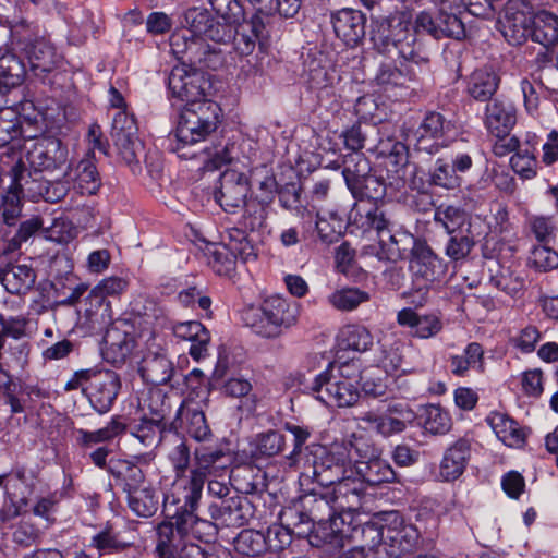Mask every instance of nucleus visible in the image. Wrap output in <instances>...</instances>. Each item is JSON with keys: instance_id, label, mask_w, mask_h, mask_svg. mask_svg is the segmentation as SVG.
I'll return each mask as SVG.
<instances>
[{"instance_id": "f257e3e1", "label": "nucleus", "mask_w": 558, "mask_h": 558, "mask_svg": "<svg viewBox=\"0 0 558 558\" xmlns=\"http://www.w3.org/2000/svg\"><path fill=\"white\" fill-rule=\"evenodd\" d=\"M231 460L230 450L223 445H199L194 449V463L190 475L179 476L174 480L171 492L163 498L167 509L170 506H175L173 517L179 535L202 539L210 534L213 524L207 520L199 519L195 514V510L202 498L206 477L225 471Z\"/></svg>"}, {"instance_id": "f03ea898", "label": "nucleus", "mask_w": 558, "mask_h": 558, "mask_svg": "<svg viewBox=\"0 0 558 558\" xmlns=\"http://www.w3.org/2000/svg\"><path fill=\"white\" fill-rule=\"evenodd\" d=\"M313 525L315 538L345 548V537L355 524L361 507L362 489L356 483H341L324 494L301 497Z\"/></svg>"}, {"instance_id": "7ed1b4c3", "label": "nucleus", "mask_w": 558, "mask_h": 558, "mask_svg": "<svg viewBox=\"0 0 558 558\" xmlns=\"http://www.w3.org/2000/svg\"><path fill=\"white\" fill-rule=\"evenodd\" d=\"M66 159L68 149L56 137L38 138L27 147L25 158L19 159L11 169V184L7 190L0 189V214L7 225H14L21 215V193L24 186L39 181L38 178L29 180L31 170L35 174L52 172L64 165Z\"/></svg>"}, {"instance_id": "20e7f679", "label": "nucleus", "mask_w": 558, "mask_h": 558, "mask_svg": "<svg viewBox=\"0 0 558 558\" xmlns=\"http://www.w3.org/2000/svg\"><path fill=\"white\" fill-rule=\"evenodd\" d=\"M387 178L379 180L374 175L365 177L368 165L359 154H351L345 159L342 174L349 190L356 194L364 186L365 194L374 199L384 197L387 190L401 191L407 185L413 186L416 167L408 160V148L403 143H395L386 159Z\"/></svg>"}, {"instance_id": "39448f33", "label": "nucleus", "mask_w": 558, "mask_h": 558, "mask_svg": "<svg viewBox=\"0 0 558 558\" xmlns=\"http://www.w3.org/2000/svg\"><path fill=\"white\" fill-rule=\"evenodd\" d=\"M208 10L191 8L184 14L183 27L172 33L170 49L177 59L216 70L223 65V51L206 43V35L213 22Z\"/></svg>"}, {"instance_id": "423d86ee", "label": "nucleus", "mask_w": 558, "mask_h": 558, "mask_svg": "<svg viewBox=\"0 0 558 558\" xmlns=\"http://www.w3.org/2000/svg\"><path fill=\"white\" fill-rule=\"evenodd\" d=\"M502 33L512 45L521 44L531 35L534 41L551 46L558 41V17L545 10L531 13L525 0H510Z\"/></svg>"}, {"instance_id": "0eeeda50", "label": "nucleus", "mask_w": 558, "mask_h": 558, "mask_svg": "<svg viewBox=\"0 0 558 558\" xmlns=\"http://www.w3.org/2000/svg\"><path fill=\"white\" fill-rule=\"evenodd\" d=\"M362 374L355 362H331L319 373L311 390L314 397L327 407L349 408L360 399Z\"/></svg>"}, {"instance_id": "6e6552de", "label": "nucleus", "mask_w": 558, "mask_h": 558, "mask_svg": "<svg viewBox=\"0 0 558 558\" xmlns=\"http://www.w3.org/2000/svg\"><path fill=\"white\" fill-rule=\"evenodd\" d=\"M354 440L335 442L328 447L318 446L308 459V465L301 474V481L313 480L322 486H338L341 483H356L353 478Z\"/></svg>"}, {"instance_id": "1a4fd4ad", "label": "nucleus", "mask_w": 558, "mask_h": 558, "mask_svg": "<svg viewBox=\"0 0 558 558\" xmlns=\"http://www.w3.org/2000/svg\"><path fill=\"white\" fill-rule=\"evenodd\" d=\"M300 313L301 305L298 302L271 295L259 305L244 308L242 320L257 336L277 339L298 324Z\"/></svg>"}, {"instance_id": "9d476101", "label": "nucleus", "mask_w": 558, "mask_h": 558, "mask_svg": "<svg viewBox=\"0 0 558 558\" xmlns=\"http://www.w3.org/2000/svg\"><path fill=\"white\" fill-rule=\"evenodd\" d=\"M220 112L219 105L213 100L184 107L170 138L171 150L181 158H191V155L183 151L184 148L205 141L215 132L220 121Z\"/></svg>"}, {"instance_id": "9b49d317", "label": "nucleus", "mask_w": 558, "mask_h": 558, "mask_svg": "<svg viewBox=\"0 0 558 558\" xmlns=\"http://www.w3.org/2000/svg\"><path fill=\"white\" fill-rule=\"evenodd\" d=\"M390 37L383 41V53L391 54L392 50L404 60L413 58V44L417 33H427L435 38L439 37L438 17L434 19L428 12L422 11L416 15L414 24L408 13H400L393 17L390 24Z\"/></svg>"}, {"instance_id": "f8f14e48", "label": "nucleus", "mask_w": 558, "mask_h": 558, "mask_svg": "<svg viewBox=\"0 0 558 558\" xmlns=\"http://www.w3.org/2000/svg\"><path fill=\"white\" fill-rule=\"evenodd\" d=\"M208 265L219 276H230L236 260L247 263L256 258L253 244L244 230L239 228L226 229L221 234V243H209L206 246Z\"/></svg>"}, {"instance_id": "ddd939ff", "label": "nucleus", "mask_w": 558, "mask_h": 558, "mask_svg": "<svg viewBox=\"0 0 558 558\" xmlns=\"http://www.w3.org/2000/svg\"><path fill=\"white\" fill-rule=\"evenodd\" d=\"M353 478L361 485H379L395 480L396 473L388 461L380 458L379 450L363 438H354Z\"/></svg>"}, {"instance_id": "4468645a", "label": "nucleus", "mask_w": 558, "mask_h": 558, "mask_svg": "<svg viewBox=\"0 0 558 558\" xmlns=\"http://www.w3.org/2000/svg\"><path fill=\"white\" fill-rule=\"evenodd\" d=\"M182 62L170 72L168 89L172 98L184 104V107L202 104L209 100L206 97L208 81L202 71L195 68L196 64L181 59Z\"/></svg>"}, {"instance_id": "2eb2a0df", "label": "nucleus", "mask_w": 558, "mask_h": 558, "mask_svg": "<svg viewBox=\"0 0 558 558\" xmlns=\"http://www.w3.org/2000/svg\"><path fill=\"white\" fill-rule=\"evenodd\" d=\"M384 531L374 523H355L349 536L345 537V547L353 543L341 558H397L390 555L392 547L385 537Z\"/></svg>"}, {"instance_id": "dca6fc26", "label": "nucleus", "mask_w": 558, "mask_h": 558, "mask_svg": "<svg viewBox=\"0 0 558 558\" xmlns=\"http://www.w3.org/2000/svg\"><path fill=\"white\" fill-rule=\"evenodd\" d=\"M415 417V413L408 404L395 403L389 404L386 410L362 412L357 421L364 429L389 437L402 433L414 422Z\"/></svg>"}, {"instance_id": "f3484780", "label": "nucleus", "mask_w": 558, "mask_h": 558, "mask_svg": "<svg viewBox=\"0 0 558 558\" xmlns=\"http://www.w3.org/2000/svg\"><path fill=\"white\" fill-rule=\"evenodd\" d=\"M36 477L23 468H16L7 475L3 484L4 502L0 509V522L7 523L25 510L34 493Z\"/></svg>"}, {"instance_id": "a211bd4d", "label": "nucleus", "mask_w": 558, "mask_h": 558, "mask_svg": "<svg viewBox=\"0 0 558 558\" xmlns=\"http://www.w3.org/2000/svg\"><path fill=\"white\" fill-rule=\"evenodd\" d=\"M398 69L391 62L380 63L375 77L373 78L374 92L383 94L391 100L402 99L414 90L416 73L412 63L402 64Z\"/></svg>"}, {"instance_id": "6ab92c4d", "label": "nucleus", "mask_w": 558, "mask_h": 558, "mask_svg": "<svg viewBox=\"0 0 558 558\" xmlns=\"http://www.w3.org/2000/svg\"><path fill=\"white\" fill-rule=\"evenodd\" d=\"M451 130V123L445 117L435 111L427 112L416 128L409 130L407 140L417 150L429 155L436 154L440 147L447 145V137Z\"/></svg>"}, {"instance_id": "aec40b11", "label": "nucleus", "mask_w": 558, "mask_h": 558, "mask_svg": "<svg viewBox=\"0 0 558 558\" xmlns=\"http://www.w3.org/2000/svg\"><path fill=\"white\" fill-rule=\"evenodd\" d=\"M124 490L128 494L130 509L138 517H153L159 504V498L151 485L145 481L141 469L130 466L125 477Z\"/></svg>"}, {"instance_id": "412c9836", "label": "nucleus", "mask_w": 558, "mask_h": 558, "mask_svg": "<svg viewBox=\"0 0 558 558\" xmlns=\"http://www.w3.org/2000/svg\"><path fill=\"white\" fill-rule=\"evenodd\" d=\"M293 532L281 521L279 524H272L268 527L266 535L254 531H243L240 533L236 546L245 555H258L264 545L270 550L279 551L291 544Z\"/></svg>"}, {"instance_id": "4be33fe9", "label": "nucleus", "mask_w": 558, "mask_h": 558, "mask_svg": "<svg viewBox=\"0 0 558 558\" xmlns=\"http://www.w3.org/2000/svg\"><path fill=\"white\" fill-rule=\"evenodd\" d=\"M409 268L416 279L424 281V286L440 281L447 271L445 262L423 240L411 250Z\"/></svg>"}, {"instance_id": "5701e85b", "label": "nucleus", "mask_w": 558, "mask_h": 558, "mask_svg": "<svg viewBox=\"0 0 558 558\" xmlns=\"http://www.w3.org/2000/svg\"><path fill=\"white\" fill-rule=\"evenodd\" d=\"M120 389L119 376L108 369H95L92 385H88V398L93 408L100 414L107 413Z\"/></svg>"}, {"instance_id": "b1692460", "label": "nucleus", "mask_w": 558, "mask_h": 558, "mask_svg": "<svg viewBox=\"0 0 558 558\" xmlns=\"http://www.w3.org/2000/svg\"><path fill=\"white\" fill-rule=\"evenodd\" d=\"M247 192L246 177L235 170H226L220 177V186L215 193V199L223 210L232 211L245 204Z\"/></svg>"}, {"instance_id": "393cba45", "label": "nucleus", "mask_w": 558, "mask_h": 558, "mask_svg": "<svg viewBox=\"0 0 558 558\" xmlns=\"http://www.w3.org/2000/svg\"><path fill=\"white\" fill-rule=\"evenodd\" d=\"M517 123V110L512 101L495 98L487 102L484 113V124L487 131L496 137H505Z\"/></svg>"}, {"instance_id": "a878e982", "label": "nucleus", "mask_w": 558, "mask_h": 558, "mask_svg": "<svg viewBox=\"0 0 558 558\" xmlns=\"http://www.w3.org/2000/svg\"><path fill=\"white\" fill-rule=\"evenodd\" d=\"M471 453V445L466 439H458L449 446L439 463L438 477L442 482H453L465 471Z\"/></svg>"}, {"instance_id": "bb28decb", "label": "nucleus", "mask_w": 558, "mask_h": 558, "mask_svg": "<svg viewBox=\"0 0 558 558\" xmlns=\"http://www.w3.org/2000/svg\"><path fill=\"white\" fill-rule=\"evenodd\" d=\"M265 31V24L258 14L251 17L250 21L238 23L233 28V37L230 41V47L238 56H250L259 44Z\"/></svg>"}, {"instance_id": "cd10ccee", "label": "nucleus", "mask_w": 558, "mask_h": 558, "mask_svg": "<svg viewBox=\"0 0 558 558\" xmlns=\"http://www.w3.org/2000/svg\"><path fill=\"white\" fill-rule=\"evenodd\" d=\"M333 31L345 45H356L365 34V16L359 10L342 9L331 16Z\"/></svg>"}, {"instance_id": "c85d7f7f", "label": "nucleus", "mask_w": 558, "mask_h": 558, "mask_svg": "<svg viewBox=\"0 0 558 558\" xmlns=\"http://www.w3.org/2000/svg\"><path fill=\"white\" fill-rule=\"evenodd\" d=\"M247 502L239 496L211 502L208 507L210 518L219 525L240 527L247 521Z\"/></svg>"}, {"instance_id": "c756f323", "label": "nucleus", "mask_w": 558, "mask_h": 558, "mask_svg": "<svg viewBox=\"0 0 558 558\" xmlns=\"http://www.w3.org/2000/svg\"><path fill=\"white\" fill-rule=\"evenodd\" d=\"M65 177L81 194H95L101 184L96 161L90 154H86L76 166L70 167Z\"/></svg>"}, {"instance_id": "7c9ffc66", "label": "nucleus", "mask_w": 558, "mask_h": 558, "mask_svg": "<svg viewBox=\"0 0 558 558\" xmlns=\"http://www.w3.org/2000/svg\"><path fill=\"white\" fill-rule=\"evenodd\" d=\"M173 335L181 340L190 341V354L195 361L207 355L210 341L209 331L197 320L179 322L172 325Z\"/></svg>"}, {"instance_id": "2f4dec72", "label": "nucleus", "mask_w": 558, "mask_h": 558, "mask_svg": "<svg viewBox=\"0 0 558 558\" xmlns=\"http://www.w3.org/2000/svg\"><path fill=\"white\" fill-rule=\"evenodd\" d=\"M400 326L409 328L410 335L420 339L435 337L441 329L440 318L434 314L421 315L412 308H403L397 315Z\"/></svg>"}, {"instance_id": "473e14b6", "label": "nucleus", "mask_w": 558, "mask_h": 558, "mask_svg": "<svg viewBox=\"0 0 558 558\" xmlns=\"http://www.w3.org/2000/svg\"><path fill=\"white\" fill-rule=\"evenodd\" d=\"M140 373L145 381L158 386L171 379L174 368L162 349L155 352L149 350L140 364Z\"/></svg>"}, {"instance_id": "72a5a7b5", "label": "nucleus", "mask_w": 558, "mask_h": 558, "mask_svg": "<svg viewBox=\"0 0 558 558\" xmlns=\"http://www.w3.org/2000/svg\"><path fill=\"white\" fill-rule=\"evenodd\" d=\"M497 438L510 448H521L525 444V430L518 422L502 412H492L486 417Z\"/></svg>"}, {"instance_id": "f704fd0d", "label": "nucleus", "mask_w": 558, "mask_h": 558, "mask_svg": "<svg viewBox=\"0 0 558 558\" xmlns=\"http://www.w3.org/2000/svg\"><path fill=\"white\" fill-rule=\"evenodd\" d=\"M439 9L438 26L439 37L462 39L465 37V27L461 14L464 12L452 0H432Z\"/></svg>"}, {"instance_id": "c9c22d12", "label": "nucleus", "mask_w": 558, "mask_h": 558, "mask_svg": "<svg viewBox=\"0 0 558 558\" xmlns=\"http://www.w3.org/2000/svg\"><path fill=\"white\" fill-rule=\"evenodd\" d=\"M252 184L257 185L262 192V199L258 204V209L254 211V217L250 221L251 229L260 228L267 217L266 204L270 203L277 192V182L275 177L269 173L266 167H260L254 170L252 174Z\"/></svg>"}, {"instance_id": "e433bc0d", "label": "nucleus", "mask_w": 558, "mask_h": 558, "mask_svg": "<svg viewBox=\"0 0 558 558\" xmlns=\"http://www.w3.org/2000/svg\"><path fill=\"white\" fill-rule=\"evenodd\" d=\"M27 59L32 73L37 77H44L56 69L60 56L49 41L39 39L28 48Z\"/></svg>"}, {"instance_id": "4c0bfd02", "label": "nucleus", "mask_w": 558, "mask_h": 558, "mask_svg": "<svg viewBox=\"0 0 558 558\" xmlns=\"http://www.w3.org/2000/svg\"><path fill=\"white\" fill-rule=\"evenodd\" d=\"M130 434L144 447H157L165 430L163 417L154 411L151 417L142 416L129 425Z\"/></svg>"}, {"instance_id": "58836bf2", "label": "nucleus", "mask_w": 558, "mask_h": 558, "mask_svg": "<svg viewBox=\"0 0 558 558\" xmlns=\"http://www.w3.org/2000/svg\"><path fill=\"white\" fill-rule=\"evenodd\" d=\"M35 279V271L25 264L9 265L0 274L4 289L11 294L27 292L33 287Z\"/></svg>"}, {"instance_id": "ea45409f", "label": "nucleus", "mask_w": 558, "mask_h": 558, "mask_svg": "<svg viewBox=\"0 0 558 558\" xmlns=\"http://www.w3.org/2000/svg\"><path fill=\"white\" fill-rule=\"evenodd\" d=\"M279 519L293 532V534H296L300 537H315L310 514L307 513L305 506H303L301 498L293 501L290 506L284 507L280 512Z\"/></svg>"}, {"instance_id": "a19ab883", "label": "nucleus", "mask_w": 558, "mask_h": 558, "mask_svg": "<svg viewBox=\"0 0 558 558\" xmlns=\"http://www.w3.org/2000/svg\"><path fill=\"white\" fill-rule=\"evenodd\" d=\"M499 86V76L493 68L476 69L470 76L468 84L469 94L478 101L488 100Z\"/></svg>"}, {"instance_id": "79ce46f5", "label": "nucleus", "mask_w": 558, "mask_h": 558, "mask_svg": "<svg viewBox=\"0 0 558 558\" xmlns=\"http://www.w3.org/2000/svg\"><path fill=\"white\" fill-rule=\"evenodd\" d=\"M132 542L122 537L112 525L107 524L89 542V547L97 550V558L105 555L118 554L130 547Z\"/></svg>"}, {"instance_id": "37998d69", "label": "nucleus", "mask_w": 558, "mask_h": 558, "mask_svg": "<svg viewBox=\"0 0 558 558\" xmlns=\"http://www.w3.org/2000/svg\"><path fill=\"white\" fill-rule=\"evenodd\" d=\"M378 344L380 352L377 357V364L386 374L395 375L399 371L403 374L409 372L408 369L402 368V350L404 344L400 340H397L393 337L384 338L383 340H378Z\"/></svg>"}, {"instance_id": "c03bdc74", "label": "nucleus", "mask_w": 558, "mask_h": 558, "mask_svg": "<svg viewBox=\"0 0 558 558\" xmlns=\"http://www.w3.org/2000/svg\"><path fill=\"white\" fill-rule=\"evenodd\" d=\"M421 241L422 240L414 238L407 231L387 233L386 245L384 247L380 246L378 257L379 259H387L390 262L403 259L405 258L408 251L411 252L415 244L421 243Z\"/></svg>"}, {"instance_id": "a18cd8bd", "label": "nucleus", "mask_w": 558, "mask_h": 558, "mask_svg": "<svg viewBox=\"0 0 558 558\" xmlns=\"http://www.w3.org/2000/svg\"><path fill=\"white\" fill-rule=\"evenodd\" d=\"M337 338L340 348L356 352H366L374 343L369 329L359 324L345 325L340 329Z\"/></svg>"}, {"instance_id": "49530a36", "label": "nucleus", "mask_w": 558, "mask_h": 558, "mask_svg": "<svg viewBox=\"0 0 558 558\" xmlns=\"http://www.w3.org/2000/svg\"><path fill=\"white\" fill-rule=\"evenodd\" d=\"M25 73L24 63L14 53L5 50L0 56V93L4 94L21 85Z\"/></svg>"}, {"instance_id": "de8ad7c7", "label": "nucleus", "mask_w": 558, "mask_h": 558, "mask_svg": "<svg viewBox=\"0 0 558 558\" xmlns=\"http://www.w3.org/2000/svg\"><path fill=\"white\" fill-rule=\"evenodd\" d=\"M343 228L344 221L336 209L318 210L315 214V231L323 243L338 241Z\"/></svg>"}, {"instance_id": "09e8293b", "label": "nucleus", "mask_w": 558, "mask_h": 558, "mask_svg": "<svg viewBox=\"0 0 558 558\" xmlns=\"http://www.w3.org/2000/svg\"><path fill=\"white\" fill-rule=\"evenodd\" d=\"M284 436L277 430H267L257 434L251 441V457L255 460L271 458L283 451Z\"/></svg>"}, {"instance_id": "8fccbe9b", "label": "nucleus", "mask_w": 558, "mask_h": 558, "mask_svg": "<svg viewBox=\"0 0 558 558\" xmlns=\"http://www.w3.org/2000/svg\"><path fill=\"white\" fill-rule=\"evenodd\" d=\"M484 351L480 343L472 342L461 354L450 356V368L456 376H465L469 371H483Z\"/></svg>"}, {"instance_id": "3c124183", "label": "nucleus", "mask_w": 558, "mask_h": 558, "mask_svg": "<svg viewBox=\"0 0 558 558\" xmlns=\"http://www.w3.org/2000/svg\"><path fill=\"white\" fill-rule=\"evenodd\" d=\"M104 340L108 345L107 354H112V362H123L137 347V341L126 330L120 331L118 327L107 330Z\"/></svg>"}, {"instance_id": "603ef678", "label": "nucleus", "mask_w": 558, "mask_h": 558, "mask_svg": "<svg viewBox=\"0 0 558 558\" xmlns=\"http://www.w3.org/2000/svg\"><path fill=\"white\" fill-rule=\"evenodd\" d=\"M369 293L354 287L340 288L327 296L328 304L337 311L351 312L369 301Z\"/></svg>"}, {"instance_id": "864d4df0", "label": "nucleus", "mask_w": 558, "mask_h": 558, "mask_svg": "<svg viewBox=\"0 0 558 558\" xmlns=\"http://www.w3.org/2000/svg\"><path fill=\"white\" fill-rule=\"evenodd\" d=\"M179 416L186 418V433L196 441L205 442L211 437V432L207 425L203 411L182 404L177 413Z\"/></svg>"}, {"instance_id": "5fc2aeb1", "label": "nucleus", "mask_w": 558, "mask_h": 558, "mask_svg": "<svg viewBox=\"0 0 558 558\" xmlns=\"http://www.w3.org/2000/svg\"><path fill=\"white\" fill-rule=\"evenodd\" d=\"M387 532L386 538L392 547L390 555H398V557L404 553L411 551L416 546L420 538L418 531L413 525H403L400 530H388Z\"/></svg>"}, {"instance_id": "6e6d98bb", "label": "nucleus", "mask_w": 558, "mask_h": 558, "mask_svg": "<svg viewBox=\"0 0 558 558\" xmlns=\"http://www.w3.org/2000/svg\"><path fill=\"white\" fill-rule=\"evenodd\" d=\"M429 181L433 185L445 190H456L462 183L461 177L454 172L450 162L445 158L436 160L429 174Z\"/></svg>"}, {"instance_id": "4d7b16f0", "label": "nucleus", "mask_w": 558, "mask_h": 558, "mask_svg": "<svg viewBox=\"0 0 558 558\" xmlns=\"http://www.w3.org/2000/svg\"><path fill=\"white\" fill-rule=\"evenodd\" d=\"M354 223L359 225L363 231L375 230L377 232L380 246L386 245L388 230V220L378 208H369L361 214L360 221L354 217Z\"/></svg>"}, {"instance_id": "13d9d810", "label": "nucleus", "mask_w": 558, "mask_h": 558, "mask_svg": "<svg viewBox=\"0 0 558 558\" xmlns=\"http://www.w3.org/2000/svg\"><path fill=\"white\" fill-rule=\"evenodd\" d=\"M434 220L436 223L440 225L447 233L452 234L464 226L466 215L458 207L440 205L435 210Z\"/></svg>"}, {"instance_id": "bf43d9fd", "label": "nucleus", "mask_w": 558, "mask_h": 558, "mask_svg": "<svg viewBox=\"0 0 558 558\" xmlns=\"http://www.w3.org/2000/svg\"><path fill=\"white\" fill-rule=\"evenodd\" d=\"M62 496V492L59 490L48 492L38 496L32 507L34 515L44 519L47 526L52 525L56 522L54 513Z\"/></svg>"}, {"instance_id": "052dcab7", "label": "nucleus", "mask_w": 558, "mask_h": 558, "mask_svg": "<svg viewBox=\"0 0 558 558\" xmlns=\"http://www.w3.org/2000/svg\"><path fill=\"white\" fill-rule=\"evenodd\" d=\"M385 104L373 94L363 95L355 102V113L365 122H379L385 114Z\"/></svg>"}, {"instance_id": "680f3d73", "label": "nucleus", "mask_w": 558, "mask_h": 558, "mask_svg": "<svg viewBox=\"0 0 558 558\" xmlns=\"http://www.w3.org/2000/svg\"><path fill=\"white\" fill-rule=\"evenodd\" d=\"M450 427L451 417L441 407L430 404L425 409L424 428L426 432L434 435L445 434Z\"/></svg>"}, {"instance_id": "e2e57ef3", "label": "nucleus", "mask_w": 558, "mask_h": 558, "mask_svg": "<svg viewBox=\"0 0 558 558\" xmlns=\"http://www.w3.org/2000/svg\"><path fill=\"white\" fill-rule=\"evenodd\" d=\"M235 23H225L215 22L213 20L208 33L206 35V41L211 40L214 45L210 47H215L216 50L221 49L223 51V64L226 63V54L230 52V41L233 37V28Z\"/></svg>"}, {"instance_id": "0e129e2a", "label": "nucleus", "mask_w": 558, "mask_h": 558, "mask_svg": "<svg viewBox=\"0 0 558 558\" xmlns=\"http://www.w3.org/2000/svg\"><path fill=\"white\" fill-rule=\"evenodd\" d=\"M306 82L313 90L323 92L333 83V76L316 60L306 63Z\"/></svg>"}, {"instance_id": "69168bd1", "label": "nucleus", "mask_w": 558, "mask_h": 558, "mask_svg": "<svg viewBox=\"0 0 558 558\" xmlns=\"http://www.w3.org/2000/svg\"><path fill=\"white\" fill-rule=\"evenodd\" d=\"M174 524L161 522L157 526L156 551L160 558H175L177 548L173 545Z\"/></svg>"}, {"instance_id": "338daca9", "label": "nucleus", "mask_w": 558, "mask_h": 558, "mask_svg": "<svg viewBox=\"0 0 558 558\" xmlns=\"http://www.w3.org/2000/svg\"><path fill=\"white\" fill-rule=\"evenodd\" d=\"M122 430V425L112 421L104 428H100L95 432H88L84 429H80L77 432L78 441L86 447L93 446L95 444L104 442L112 439L116 435H118Z\"/></svg>"}, {"instance_id": "774afa93", "label": "nucleus", "mask_w": 558, "mask_h": 558, "mask_svg": "<svg viewBox=\"0 0 558 558\" xmlns=\"http://www.w3.org/2000/svg\"><path fill=\"white\" fill-rule=\"evenodd\" d=\"M529 264L538 271H549L558 267V253L553 248L538 245L530 254Z\"/></svg>"}]
</instances>
